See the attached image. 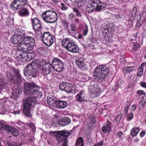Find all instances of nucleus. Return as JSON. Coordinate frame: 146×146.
Returning <instances> with one entry per match:
<instances>
[{
    "label": "nucleus",
    "mask_w": 146,
    "mask_h": 146,
    "mask_svg": "<svg viewBox=\"0 0 146 146\" xmlns=\"http://www.w3.org/2000/svg\"><path fill=\"white\" fill-rule=\"evenodd\" d=\"M24 86L23 91L25 95L34 96L28 97L24 101L23 112L26 116H30L31 110L36 104L35 97H40L42 94L40 90V87L34 82H26Z\"/></svg>",
    "instance_id": "obj_1"
},
{
    "label": "nucleus",
    "mask_w": 146,
    "mask_h": 146,
    "mask_svg": "<svg viewBox=\"0 0 146 146\" xmlns=\"http://www.w3.org/2000/svg\"><path fill=\"white\" fill-rule=\"evenodd\" d=\"M34 62L36 65V68L38 72L43 75L46 76L50 72L52 65L50 63H45L44 62L41 61L38 59L35 60Z\"/></svg>",
    "instance_id": "obj_2"
},
{
    "label": "nucleus",
    "mask_w": 146,
    "mask_h": 146,
    "mask_svg": "<svg viewBox=\"0 0 146 146\" xmlns=\"http://www.w3.org/2000/svg\"><path fill=\"white\" fill-rule=\"evenodd\" d=\"M50 134L52 136L56 137L58 144L64 141L62 146H67V139L68 137L70 134L69 132L65 130L50 131Z\"/></svg>",
    "instance_id": "obj_3"
},
{
    "label": "nucleus",
    "mask_w": 146,
    "mask_h": 146,
    "mask_svg": "<svg viewBox=\"0 0 146 146\" xmlns=\"http://www.w3.org/2000/svg\"><path fill=\"white\" fill-rule=\"evenodd\" d=\"M62 43L65 48L70 52L76 53L79 51V48L76 42L72 38H63Z\"/></svg>",
    "instance_id": "obj_4"
},
{
    "label": "nucleus",
    "mask_w": 146,
    "mask_h": 146,
    "mask_svg": "<svg viewBox=\"0 0 146 146\" xmlns=\"http://www.w3.org/2000/svg\"><path fill=\"white\" fill-rule=\"evenodd\" d=\"M108 69L104 65H100L96 67L94 71V75L97 80H103L108 75Z\"/></svg>",
    "instance_id": "obj_5"
},
{
    "label": "nucleus",
    "mask_w": 146,
    "mask_h": 146,
    "mask_svg": "<svg viewBox=\"0 0 146 146\" xmlns=\"http://www.w3.org/2000/svg\"><path fill=\"white\" fill-rule=\"evenodd\" d=\"M41 17L46 22L51 23L57 20L58 16L55 12L47 10L43 13Z\"/></svg>",
    "instance_id": "obj_6"
},
{
    "label": "nucleus",
    "mask_w": 146,
    "mask_h": 146,
    "mask_svg": "<svg viewBox=\"0 0 146 146\" xmlns=\"http://www.w3.org/2000/svg\"><path fill=\"white\" fill-rule=\"evenodd\" d=\"M7 76L10 82L17 84H20L22 82L21 76L17 71L11 70L8 72Z\"/></svg>",
    "instance_id": "obj_7"
},
{
    "label": "nucleus",
    "mask_w": 146,
    "mask_h": 146,
    "mask_svg": "<svg viewBox=\"0 0 146 146\" xmlns=\"http://www.w3.org/2000/svg\"><path fill=\"white\" fill-rule=\"evenodd\" d=\"M38 36L42 37V39L44 44L48 46H51L54 42V36L52 34L48 32H45L42 36L41 34L40 36L39 35H38Z\"/></svg>",
    "instance_id": "obj_8"
},
{
    "label": "nucleus",
    "mask_w": 146,
    "mask_h": 146,
    "mask_svg": "<svg viewBox=\"0 0 146 146\" xmlns=\"http://www.w3.org/2000/svg\"><path fill=\"white\" fill-rule=\"evenodd\" d=\"M88 93L92 98L97 97L100 94V89L96 84L90 85L89 88Z\"/></svg>",
    "instance_id": "obj_9"
},
{
    "label": "nucleus",
    "mask_w": 146,
    "mask_h": 146,
    "mask_svg": "<svg viewBox=\"0 0 146 146\" xmlns=\"http://www.w3.org/2000/svg\"><path fill=\"white\" fill-rule=\"evenodd\" d=\"M64 65L62 62L58 58H54L52 61V67L58 72H60L63 70Z\"/></svg>",
    "instance_id": "obj_10"
},
{
    "label": "nucleus",
    "mask_w": 146,
    "mask_h": 146,
    "mask_svg": "<svg viewBox=\"0 0 146 146\" xmlns=\"http://www.w3.org/2000/svg\"><path fill=\"white\" fill-rule=\"evenodd\" d=\"M36 65L34 62V61L32 62L31 63L29 64L26 66L27 68V70L25 72V76H27L29 77V76H33L35 74L37 71H38L37 69L36 70L33 66Z\"/></svg>",
    "instance_id": "obj_11"
},
{
    "label": "nucleus",
    "mask_w": 146,
    "mask_h": 146,
    "mask_svg": "<svg viewBox=\"0 0 146 146\" xmlns=\"http://www.w3.org/2000/svg\"><path fill=\"white\" fill-rule=\"evenodd\" d=\"M32 23L35 31L38 32V35L40 36L41 33L40 30L42 26L40 21L37 18H34L32 19Z\"/></svg>",
    "instance_id": "obj_12"
},
{
    "label": "nucleus",
    "mask_w": 146,
    "mask_h": 146,
    "mask_svg": "<svg viewBox=\"0 0 146 146\" xmlns=\"http://www.w3.org/2000/svg\"><path fill=\"white\" fill-rule=\"evenodd\" d=\"M23 38L20 35H14L11 38V42L15 44H18L21 43L22 41Z\"/></svg>",
    "instance_id": "obj_13"
},
{
    "label": "nucleus",
    "mask_w": 146,
    "mask_h": 146,
    "mask_svg": "<svg viewBox=\"0 0 146 146\" xmlns=\"http://www.w3.org/2000/svg\"><path fill=\"white\" fill-rule=\"evenodd\" d=\"M71 85V84L63 82L60 83L59 86V88L61 90L64 91L67 93H69L70 91L68 90L69 88Z\"/></svg>",
    "instance_id": "obj_14"
},
{
    "label": "nucleus",
    "mask_w": 146,
    "mask_h": 146,
    "mask_svg": "<svg viewBox=\"0 0 146 146\" xmlns=\"http://www.w3.org/2000/svg\"><path fill=\"white\" fill-rule=\"evenodd\" d=\"M20 9L18 12V15L22 17H26L29 16L30 12L27 9L24 7Z\"/></svg>",
    "instance_id": "obj_15"
},
{
    "label": "nucleus",
    "mask_w": 146,
    "mask_h": 146,
    "mask_svg": "<svg viewBox=\"0 0 146 146\" xmlns=\"http://www.w3.org/2000/svg\"><path fill=\"white\" fill-rule=\"evenodd\" d=\"M35 39L33 37L27 36L22 40V44L25 45H29L31 43L35 42Z\"/></svg>",
    "instance_id": "obj_16"
},
{
    "label": "nucleus",
    "mask_w": 146,
    "mask_h": 146,
    "mask_svg": "<svg viewBox=\"0 0 146 146\" xmlns=\"http://www.w3.org/2000/svg\"><path fill=\"white\" fill-rule=\"evenodd\" d=\"M8 87V84L4 78H0V90L5 92Z\"/></svg>",
    "instance_id": "obj_17"
},
{
    "label": "nucleus",
    "mask_w": 146,
    "mask_h": 146,
    "mask_svg": "<svg viewBox=\"0 0 146 146\" xmlns=\"http://www.w3.org/2000/svg\"><path fill=\"white\" fill-rule=\"evenodd\" d=\"M67 102L65 101L57 100L55 107L60 109H64L67 106Z\"/></svg>",
    "instance_id": "obj_18"
},
{
    "label": "nucleus",
    "mask_w": 146,
    "mask_h": 146,
    "mask_svg": "<svg viewBox=\"0 0 146 146\" xmlns=\"http://www.w3.org/2000/svg\"><path fill=\"white\" fill-rule=\"evenodd\" d=\"M94 4H96V5L95 6V8H96L97 10L99 11L103 9L106 7V4L101 2L100 0H97V1H96L95 0Z\"/></svg>",
    "instance_id": "obj_19"
},
{
    "label": "nucleus",
    "mask_w": 146,
    "mask_h": 146,
    "mask_svg": "<svg viewBox=\"0 0 146 146\" xmlns=\"http://www.w3.org/2000/svg\"><path fill=\"white\" fill-rule=\"evenodd\" d=\"M111 129V123L110 122H108L102 128V131L105 133H109Z\"/></svg>",
    "instance_id": "obj_20"
},
{
    "label": "nucleus",
    "mask_w": 146,
    "mask_h": 146,
    "mask_svg": "<svg viewBox=\"0 0 146 146\" xmlns=\"http://www.w3.org/2000/svg\"><path fill=\"white\" fill-rule=\"evenodd\" d=\"M22 90L19 89H13L12 91V97L13 99H16L21 95Z\"/></svg>",
    "instance_id": "obj_21"
},
{
    "label": "nucleus",
    "mask_w": 146,
    "mask_h": 146,
    "mask_svg": "<svg viewBox=\"0 0 146 146\" xmlns=\"http://www.w3.org/2000/svg\"><path fill=\"white\" fill-rule=\"evenodd\" d=\"M59 123H62L63 126H66L69 124L71 122L70 119L67 117H61L58 119Z\"/></svg>",
    "instance_id": "obj_22"
},
{
    "label": "nucleus",
    "mask_w": 146,
    "mask_h": 146,
    "mask_svg": "<svg viewBox=\"0 0 146 146\" xmlns=\"http://www.w3.org/2000/svg\"><path fill=\"white\" fill-rule=\"evenodd\" d=\"M18 1V7L19 9L23 8L25 6H29V2L27 0H17Z\"/></svg>",
    "instance_id": "obj_23"
},
{
    "label": "nucleus",
    "mask_w": 146,
    "mask_h": 146,
    "mask_svg": "<svg viewBox=\"0 0 146 146\" xmlns=\"http://www.w3.org/2000/svg\"><path fill=\"white\" fill-rule=\"evenodd\" d=\"M137 95L136 96V98L139 99L140 98L141 100H144V97L145 95V92L143 90H139L136 92Z\"/></svg>",
    "instance_id": "obj_24"
},
{
    "label": "nucleus",
    "mask_w": 146,
    "mask_h": 146,
    "mask_svg": "<svg viewBox=\"0 0 146 146\" xmlns=\"http://www.w3.org/2000/svg\"><path fill=\"white\" fill-rule=\"evenodd\" d=\"M135 70L134 66H125L123 69V72L125 74L129 73Z\"/></svg>",
    "instance_id": "obj_25"
},
{
    "label": "nucleus",
    "mask_w": 146,
    "mask_h": 146,
    "mask_svg": "<svg viewBox=\"0 0 146 146\" xmlns=\"http://www.w3.org/2000/svg\"><path fill=\"white\" fill-rule=\"evenodd\" d=\"M0 128L2 130L9 133L10 130L11 129L12 127L8 125L4 124L0 122Z\"/></svg>",
    "instance_id": "obj_26"
},
{
    "label": "nucleus",
    "mask_w": 146,
    "mask_h": 146,
    "mask_svg": "<svg viewBox=\"0 0 146 146\" xmlns=\"http://www.w3.org/2000/svg\"><path fill=\"white\" fill-rule=\"evenodd\" d=\"M95 0L92 3H90L87 7V9L88 12H92L95 8V6L96 5L94 4Z\"/></svg>",
    "instance_id": "obj_27"
},
{
    "label": "nucleus",
    "mask_w": 146,
    "mask_h": 146,
    "mask_svg": "<svg viewBox=\"0 0 146 146\" xmlns=\"http://www.w3.org/2000/svg\"><path fill=\"white\" fill-rule=\"evenodd\" d=\"M145 63H143L139 66L137 72V75L140 76L143 74V68L145 66Z\"/></svg>",
    "instance_id": "obj_28"
},
{
    "label": "nucleus",
    "mask_w": 146,
    "mask_h": 146,
    "mask_svg": "<svg viewBox=\"0 0 146 146\" xmlns=\"http://www.w3.org/2000/svg\"><path fill=\"white\" fill-rule=\"evenodd\" d=\"M139 128L138 127H134L131 130V135L133 137L136 136L139 132Z\"/></svg>",
    "instance_id": "obj_29"
},
{
    "label": "nucleus",
    "mask_w": 146,
    "mask_h": 146,
    "mask_svg": "<svg viewBox=\"0 0 146 146\" xmlns=\"http://www.w3.org/2000/svg\"><path fill=\"white\" fill-rule=\"evenodd\" d=\"M76 65L80 69H82L85 66L84 63L80 60H77L76 61Z\"/></svg>",
    "instance_id": "obj_30"
},
{
    "label": "nucleus",
    "mask_w": 146,
    "mask_h": 146,
    "mask_svg": "<svg viewBox=\"0 0 146 146\" xmlns=\"http://www.w3.org/2000/svg\"><path fill=\"white\" fill-rule=\"evenodd\" d=\"M83 94V92L82 91H80L79 93L76 96V98L77 101L80 102H82L84 100V98L82 97Z\"/></svg>",
    "instance_id": "obj_31"
},
{
    "label": "nucleus",
    "mask_w": 146,
    "mask_h": 146,
    "mask_svg": "<svg viewBox=\"0 0 146 146\" xmlns=\"http://www.w3.org/2000/svg\"><path fill=\"white\" fill-rule=\"evenodd\" d=\"M131 46L132 50L134 51H136L140 48V45L138 43L135 42L131 43Z\"/></svg>",
    "instance_id": "obj_32"
},
{
    "label": "nucleus",
    "mask_w": 146,
    "mask_h": 146,
    "mask_svg": "<svg viewBox=\"0 0 146 146\" xmlns=\"http://www.w3.org/2000/svg\"><path fill=\"white\" fill-rule=\"evenodd\" d=\"M18 2V1L17 0H15L13 1L11 5V7L13 9H19Z\"/></svg>",
    "instance_id": "obj_33"
},
{
    "label": "nucleus",
    "mask_w": 146,
    "mask_h": 146,
    "mask_svg": "<svg viewBox=\"0 0 146 146\" xmlns=\"http://www.w3.org/2000/svg\"><path fill=\"white\" fill-rule=\"evenodd\" d=\"M84 140L81 137H79L77 141L76 146H84Z\"/></svg>",
    "instance_id": "obj_34"
},
{
    "label": "nucleus",
    "mask_w": 146,
    "mask_h": 146,
    "mask_svg": "<svg viewBox=\"0 0 146 146\" xmlns=\"http://www.w3.org/2000/svg\"><path fill=\"white\" fill-rule=\"evenodd\" d=\"M76 1L77 6L79 8L84 6L85 5V1L84 0H78Z\"/></svg>",
    "instance_id": "obj_35"
},
{
    "label": "nucleus",
    "mask_w": 146,
    "mask_h": 146,
    "mask_svg": "<svg viewBox=\"0 0 146 146\" xmlns=\"http://www.w3.org/2000/svg\"><path fill=\"white\" fill-rule=\"evenodd\" d=\"M9 133H12V134L15 136H17L19 134L18 131L15 128L12 127Z\"/></svg>",
    "instance_id": "obj_36"
},
{
    "label": "nucleus",
    "mask_w": 146,
    "mask_h": 146,
    "mask_svg": "<svg viewBox=\"0 0 146 146\" xmlns=\"http://www.w3.org/2000/svg\"><path fill=\"white\" fill-rule=\"evenodd\" d=\"M6 145L8 146H21V145L19 143L15 142L7 141Z\"/></svg>",
    "instance_id": "obj_37"
},
{
    "label": "nucleus",
    "mask_w": 146,
    "mask_h": 146,
    "mask_svg": "<svg viewBox=\"0 0 146 146\" xmlns=\"http://www.w3.org/2000/svg\"><path fill=\"white\" fill-rule=\"evenodd\" d=\"M19 45L17 46V49L19 51H23L25 52V45L22 44V42L20 44H18Z\"/></svg>",
    "instance_id": "obj_38"
},
{
    "label": "nucleus",
    "mask_w": 146,
    "mask_h": 146,
    "mask_svg": "<svg viewBox=\"0 0 146 146\" xmlns=\"http://www.w3.org/2000/svg\"><path fill=\"white\" fill-rule=\"evenodd\" d=\"M57 100H55L54 98L50 100H47V102L50 106L55 107Z\"/></svg>",
    "instance_id": "obj_39"
},
{
    "label": "nucleus",
    "mask_w": 146,
    "mask_h": 146,
    "mask_svg": "<svg viewBox=\"0 0 146 146\" xmlns=\"http://www.w3.org/2000/svg\"><path fill=\"white\" fill-rule=\"evenodd\" d=\"M30 54H28L26 52H24L21 53L20 55L18 56L19 58L22 59L29 56Z\"/></svg>",
    "instance_id": "obj_40"
},
{
    "label": "nucleus",
    "mask_w": 146,
    "mask_h": 146,
    "mask_svg": "<svg viewBox=\"0 0 146 146\" xmlns=\"http://www.w3.org/2000/svg\"><path fill=\"white\" fill-rule=\"evenodd\" d=\"M79 77L80 79V80L83 82L86 81L88 79V76L86 75H81Z\"/></svg>",
    "instance_id": "obj_41"
},
{
    "label": "nucleus",
    "mask_w": 146,
    "mask_h": 146,
    "mask_svg": "<svg viewBox=\"0 0 146 146\" xmlns=\"http://www.w3.org/2000/svg\"><path fill=\"white\" fill-rule=\"evenodd\" d=\"M145 103V102L144 100H141V101L139 102L138 106L139 108V109L141 110H142L143 108L144 107V105Z\"/></svg>",
    "instance_id": "obj_42"
},
{
    "label": "nucleus",
    "mask_w": 146,
    "mask_h": 146,
    "mask_svg": "<svg viewBox=\"0 0 146 146\" xmlns=\"http://www.w3.org/2000/svg\"><path fill=\"white\" fill-rule=\"evenodd\" d=\"M136 8L134 7L133 8V11H131L129 15L131 17H133L136 15Z\"/></svg>",
    "instance_id": "obj_43"
},
{
    "label": "nucleus",
    "mask_w": 146,
    "mask_h": 146,
    "mask_svg": "<svg viewBox=\"0 0 146 146\" xmlns=\"http://www.w3.org/2000/svg\"><path fill=\"white\" fill-rule=\"evenodd\" d=\"M106 27L105 28L104 31H103V36H105L106 35H108V26L107 25H106Z\"/></svg>",
    "instance_id": "obj_44"
},
{
    "label": "nucleus",
    "mask_w": 146,
    "mask_h": 146,
    "mask_svg": "<svg viewBox=\"0 0 146 146\" xmlns=\"http://www.w3.org/2000/svg\"><path fill=\"white\" fill-rule=\"evenodd\" d=\"M104 40L108 42H111V38L109 37L108 35H106L105 36H103Z\"/></svg>",
    "instance_id": "obj_45"
},
{
    "label": "nucleus",
    "mask_w": 146,
    "mask_h": 146,
    "mask_svg": "<svg viewBox=\"0 0 146 146\" xmlns=\"http://www.w3.org/2000/svg\"><path fill=\"white\" fill-rule=\"evenodd\" d=\"M60 5L61 6V9L62 10L66 11L68 7L65 5V4L64 3H61Z\"/></svg>",
    "instance_id": "obj_46"
},
{
    "label": "nucleus",
    "mask_w": 146,
    "mask_h": 146,
    "mask_svg": "<svg viewBox=\"0 0 146 146\" xmlns=\"http://www.w3.org/2000/svg\"><path fill=\"white\" fill-rule=\"evenodd\" d=\"M70 30L72 31H75L76 30L77 28L76 26L73 24H72L70 25Z\"/></svg>",
    "instance_id": "obj_47"
},
{
    "label": "nucleus",
    "mask_w": 146,
    "mask_h": 146,
    "mask_svg": "<svg viewBox=\"0 0 146 146\" xmlns=\"http://www.w3.org/2000/svg\"><path fill=\"white\" fill-rule=\"evenodd\" d=\"M25 52L31 50L33 49L32 47H31L29 45H25Z\"/></svg>",
    "instance_id": "obj_48"
},
{
    "label": "nucleus",
    "mask_w": 146,
    "mask_h": 146,
    "mask_svg": "<svg viewBox=\"0 0 146 146\" xmlns=\"http://www.w3.org/2000/svg\"><path fill=\"white\" fill-rule=\"evenodd\" d=\"M77 91L76 90L75 87L73 86H72L71 88V90H70V93H71L73 94H75L77 92Z\"/></svg>",
    "instance_id": "obj_49"
},
{
    "label": "nucleus",
    "mask_w": 146,
    "mask_h": 146,
    "mask_svg": "<svg viewBox=\"0 0 146 146\" xmlns=\"http://www.w3.org/2000/svg\"><path fill=\"white\" fill-rule=\"evenodd\" d=\"M121 119V115H119L116 116V117L115 118V120L117 121V122H118Z\"/></svg>",
    "instance_id": "obj_50"
},
{
    "label": "nucleus",
    "mask_w": 146,
    "mask_h": 146,
    "mask_svg": "<svg viewBox=\"0 0 146 146\" xmlns=\"http://www.w3.org/2000/svg\"><path fill=\"white\" fill-rule=\"evenodd\" d=\"M140 85L142 87L146 88V82H141L140 83Z\"/></svg>",
    "instance_id": "obj_51"
},
{
    "label": "nucleus",
    "mask_w": 146,
    "mask_h": 146,
    "mask_svg": "<svg viewBox=\"0 0 146 146\" xmlns=\"http://www.w3.org/2000/svg\"><path fill=\"white\" fill-rule=\"evenodd\" d=\"M104 144L103 141H101L100 143H98L94 145V146H102Z\"/></svg>",
    "instance_id": "obj_52"
},
{
    "label": "nucleus",
    "mask_w": 146,
    "mask_h": 146,
    "mask_svg": "<svg viewBox=\"0 0 146 146\" xmlns=\"http://www.w3.org/2000/svg\"><path fill=\"white\" fill-rule=\"evenodd\" d=\"M123 135V133L121 131H119L117 135V137L119 138L121 137Z\"/></svg>",
    "instance_id": "obj_53"
},
{
    "label": "nucleus",
    "mask_w": 146,
    "mask_h": 146,
    "mask_svg": "<svg viewBox=\"0 0 146 146\" xmlns=\"http://www.w3.org/2000/svg\"><path fill=\"white\" fill-rule=\"evenodd\" d=\"M74 15L72 13H71L69 15V19L70 20H71L74 17Z\"/></svg>",
    "instance_id": "obj_54"
},
{
    "label": "nucleus",
    "mask_w": 146,
    "mask_h": 146,
    "mask_svg": "<svg viewBox=\"0 0 146 146\" xmlns=\"http://www.w3.org/2000/svg\"><path fill=\"white\" fill-rule=\"evenodd\" d=\"M133 116V114L132 113H130L129 114L128 117L129 120H131L132 119Z\"/></svg>",
    "instance_id": "obj_55"
},
{
    "label": "nucleus",
    "mask_w": 146,
    "mask_h": 146,
    "mask_svg": "<svg viewBox=\"0 0 146 146\" xmlns=\"http://www.w3.org/2000/svg\"><path fill=\"white\" fill-rule=\"evenodd\" d=\"M88 32V30L87 28H86V29L84 30L83 35L84 36L86 35Z\"/></svg>",
    "instance_id": "obj_56"
},
{
    "label": "nucleus",
    "mask_w": 146,
    "mask_h": 146,
    "mask_svg": "<svg viewBox=\"0 0 146 146\" xmlns=\"http://www.w3.org/2000/svg\"><path fill=\"white\" fill-rule=\"evenodd\" d=\"M129 108V106H126L125 107V109H124V112L126 114H127L128 113V109Z\"/></svg>",
    "instance_id": "obj_57"
},
{
    "label": "nucleus",
    "mask_w": 146,
    "mask_h": 146,
    "mask_svg": "<svg viewBox=\"0 0 146 146\" xmlns=\"http://www.w3.org/2000/svg\"><path fill=\"white\" fill-rule=\"evenodd\" d=\"M29 126L32 129L33 131H35V127L34 125L33 124H31Z\"/></svg>",
    "instance_id": "obj_58"
},
{
    "label": "nucleus",
    "mask_w": 146,
    "mask_h": 146,
    "mask_svg": "<svg viewBox=\"0 0 146 146\" xmlns=\"http://www.w3.org/2000/svg\"><path fill=\"white\" fill-rule=\"evenodd\" d=\"M145 131H142L140 133V135L141 137H142L145 135Z\"/></svg>",
    "instance_id": "obj_59"
},
{
    "label": "nucleus",
    "mask_w": 146,
    "mask_h": 146,
    "mask_svg": "<svg viewBox=\"0 0 146 146\" xmlns=\"http://www.w3.org/2000/svg\"><path fill=\"white\" fill-rule=\"evenodd\" d=\"M20 113V111L19 110H17V111H14L13 112V113L15 114H19Z\"/></svg>",
    "instance_id": "obj_60"
},
{
    "label": "nucleus",
    "mask_w": 146,
    "mask_h": 146,
    "mask_svg": "<svg viewBox=\"0 0 146 146\" xmlns=\"http://www.w3.org/2000/svg\"><path fill=\"white\" fill-rule=\"evenodd\" d=\"M136 108V105H133L131 107V110L132 111H134Z\"/></svg>",
    "instance_id": "obj_61"
},
{
    "label": "nucleus",
    "mask_w": 146,
    "mask_h": 146,
    "mask_svg": "<svg viewBox=\"0 0 146 146\" xmlns=\"http://www.w3.org/2000/svg\"><path fill=\"white\" fill-rule=\"evenodd\" d=\"M75 21V22L78 24H79L80 22L79 19L78 18H76Z\"/></svg>",
    "instance_id": "obj_62"
},
{
    "label": "nucleus",
    "mask_w": 146,
    "mask_h": 146,
    "mask_svg": "<svg viewBox=\"0 0 146 146\" xmlns=\"http://www.w3.org/2000/svg\"><path fill=\"white\" fill-rule=\"evenodd\" d=\"M29 140L30 142H33L35 140L34 137L33 136L32 137L29 139Z\"/></svg>",
    "instance_id": "obj_63"
},
{
    "label": "nucleus",
    "mask_w": 146,
    "mask_h": 146,
    "mask_svg": "<svg viewBox=\"0 0 146 146\" xmlns=\"http://www.w3.org/2000/svg\"><path fill=\"white\" fill-rule=\"evenodd\" d=\"M53 98L52 96L51 95L49 96L47 98V100H50L52 99H53Z\"/></svg>",
    "instance_id": "obj_64"
}]
</instances>
